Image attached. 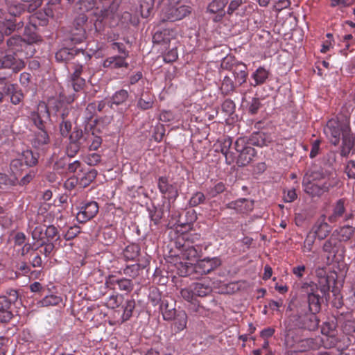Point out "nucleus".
I'll return each mask as SVG.
<instances>
[{
    "label": "nucleus",
    "instance_id": "nucleus-64",
    "mask_svg": "<svg viewBox=\"0 0 355 355\" xmlns=\"http://www.w3.org/2000/svg\"><path fill=\"white\" fill-rule=\"evenodd\" d=\"M258 138L260 139V141L258 140L256 144L259 146H268V144L272 141V139L269 137V136L265 133H259L258 135Z\"/></svg>",
    "mask_w": 355,
    "mask_h": 355
},
{
    "label": "nucleus",
    "instance_id": "nucleus-43",
    "mask_svg": "<svg viewBox=\"0 0 355 355\" xmlns=\"http://www.w3.org/2000/svg\"><path fill=\"white\" fill-rule=\"evenodd\" d=\"M128 97V92L125 89H121L114 93L112 96V103L120 105L124 103Z\"/></svg>",
    "mask_w": 355,
    "mask_h": 355
},
{
    "label": "nucleus",
    "instance_id": "nucleus-5",
    "mask_svg": "<svg viewBox=\"0 0 355 355\" xmlns=\"http://www.w3.org/2000/svg\"><path fill=\"white\" fill-rule=\"evenodd\" d=\"M7 44L10 52L14 55L24 53L25 58L32 57L34 55L35 49L31 44L28 43L19 36L10 37Z\"/></svg>",
    "mask_w": 355,
    "mask_h": 355
},
{
    "label": "nucleus",
    "instance_id": "nucleus-18",
    "mask_svg": "<svg viewBox=\"0 0 355 355\" xmlns=\"http://www.w3.org/2000/svg\"><path fill=\"white\" fill-rule=\"evenodd\" d=\"M23 26L22 21L15 24L11 19L0 21V42L3 40L4 35H10L15 30L22 28Z\"/></svg>",
    "mask_w": 355,
    "mask_h": 355
},
{
    "label": "nucleus",
    "instance_id": "nucleus-32",
    "mask_svg": "<svg viewBox=\"0 0 355 355\" xmlns=\"http://www.w3.org/2000/svg\"><path fill=\"white\" fill-rule=\"evenodd\" d=\"M81 72L82 66H78L71 76V84L75 91H78L85 83V80L79 77Z\"/></svg>",
    "mask_w": 355,
    "mask_h": 355
},
{
    "label": "nucleus",
    "instance_id": "nucleus-4",
    "mask_svg": "<svg viewBox=\"0 0 355 355\" xmlns=\"http://www.w3.org/2000/svg\"><path fill=\"white\" fill-rule=\"evenodd\" d=\"M234 148L239 153L236 163L239 166L248 165L256 155L255 149L246 143V139L239 137L234 144Z\"/></svg>",
    "mask_w": 355,
    "mask_h": 355
},
{
    "label": "nucleus",
    "instance_id": "nucleus-51",
    "mask_svg": "<svg viewBox=\"0 0 355 355\" xmlns=\"http://www.w3.org/2000/svg\"><path fill=\"white\" fill-rule=\"evenodd\" d=\"M94 5V0H80L78 2L79 9L82 13L90 10Z\"/></svg>",
    "mask_w": 355,
    "mask_h": 355
},
{
    "label": "nucleus",
    "instance_id": "nucleus-46",
    "mask_svg": "<svg viewBox=\"0 0 355 355\" xmlns=\"http://www.w3.org/2000/svg\"><path fill=\"white\" fill-rule=\"evenodd\" d=\"M324 178V174L319 170L307 172L304 178V181L314 182Z\"/></svg>",
    "mask_w": 355,
    "mask_h": 355
},
{
    "label": "nucleus",
    "instance_id": "nucleus-37",
    "mask_svg": "<svg viewBox=\"0 0 355 355\" xmlns=\"http://www.w3.org/2000/svg\"><path fill=\"white\" fill-rule=\"evenodd\" d=\"M116 17V15L113 12L112 9H105L104 10H101V16L97 21L113 25V22Z\"/></svg>",
    "mask_w": 355,
    "mask_h": 355
},
{
    "label": "nucleus",
    "instance_id": "nucleus-26",
    "mask_svg": "<svg viewBox=\"0 0 355 355\" xmlns=\"http://www.w3.org/2000/svg\"><path fill=\"white\" fill-rule=\"evenodd\" d=\"M232 144V139L227 137L223 139L221 146V153L225 155L228 164H231L234 160V155L233 153L230 150Z\"/></svg>",
    "mask_w": 355,
    "mask_h": 355
},
{
    "label": "nucleus",
    "instance_id": "nucleus-1",
    "mask_svg": "<svg viewBox=\"0 0 355 355\" xmlns=\"http://www.w3.org/2000/svg\"><path fill=\"white\" fill-rule=\"evenodd\" d=\"M63 103L55 100L49 101V106L44 102H40L36 112H32L31 118L35 125L39 128L33 141L35 148L46 144L49 141V136L43 130L44 123L49 120L50 113L54 112L57 114L63 107Z\"/></svg>",
    "mask_w": 355,
    "mask_h": 355
},
{
    "label": "nucleus",
    "instance_id": "nucleus-55",
    "mask_svg": "<svg viewBox=\"0 0 355 355\" xmlns=\"http://www.w3.org/2000/svg\"><path fill=\"white\" fill-rule=\"evenodd\" d=\"M225 189V184L223 182H218L214 187L210 188L208 190V194L210 196V197L213 198L223 192Z\"/></svg>",
    "mask_w": 355,
    "mask_h": 355
},
{
    "label": "nucleus",
    "instance_id": "nucleus-59",
    "mask_svg": "<svg viewBox=\"0 0 355 355\" xmlns=\"http://www.w3.org/2000/svg\"><path fill=\"white\" fill-rule=\"evenodd\" d=\"M121 304L120 297L118 295H110L107 300V305L109 308L115 309Z\"/></svg>",
    "mask_w": 355,
    "mask_h": 355
},
{
    "label": "nucleus",
    "instance_id": "nucleus-60",
    "mask_svg": "<svg viewBox=\"0 0 355 355\" xmlns=\"http://www.w3.org/2000/svg\"><path fill=\"white\" fill-rule=\"evenodd\" d=\"M80 233V227L78 226L70 227L67 232L64 234V237L66 240L69 241L73 239Z\"/></svg>",
    "mask_w": 355,
    "mask_h": 355
},
{
    "label": "nucleus",
    "instance_id": "nucleus-6",
    "mask_svg": "<svg viewBox=\"0 0 355 355\" xmlns=\"http://www.w3.org/2000/svg\"><path fill=\"white\" fill-rule=\"evenodd\" d=\"M302 290L307 293L309 309L310 312L316 313L320 309V297L315 294L317 286L313 283H304L302 286Z\"/></svg>",
    "mask_w": 355,
    "mask_h": 355
},
{
    "label": "nucleus",
    "instance_id": "nucleus-10",
    "mask_svg": "<svg viewBox=\"0 0 355 355\" xmlns=\"http://www.w3.org/2000/svg\"><path fill=\"white\" fill-rule=\"evenodd\" d=\"M3 68L11 69L15 72L20 71L25 66L23 56L18 54L15 55L10 53L5 55L3 54Z\"/></svg>",
    "mask_w": 355,
    "mask_h": 355
},
{
    "label": "nucleus",
    "instance_id": "nucleus-54",
    "mask_svg": "<svg viewBox=\"0 0 355 355\" xmlns=\"http://www.w3.org/2000/svg\"><path fill=\"white\" fill-rule=\"evenodd\" d=\"M83 134L84 132L81 130H73L69 136L70 141L83 146V142L81 141Z\"/></svg>",
    "mask_w": 355,
    "mask_h": 355
},
{
    "label": "nucleus",
    "instance_id": "nucleus-15",
    "mask_svg": "<svg viewBox=\"0 0 355 355\" xmlns=\"http://www.w3.org/2000/svg\"><path fill=\"white\" fill-rule=\"evenodd\" d=\"M253 201L241 198L227 204L226 207L232 209L238 213H248L253 209Z\"/></svg>",
    "mask_w": 355,
    "mask_h": 355
},
{
    "label": "nucleus",
    "instance_id": "nucleus-8",
    "mask_svg": "<svg viewBox=\"0 0 355 355\" xmlns=\"http://www.w3.org/2000/svg\"><path fill=\"white\" fill-rule=\"evenodd\" d=\"M98 211V205L96 202L90 201L80 207L77 213L76 218L79 223H85L93 218Z\"/></svg>",
    "mask_w": 355,
    "mask_h": 355
},
{
    "label": "nucleus",
    "instance_id": "nucleus-13",
    "mask_svg": "<svg viewBox=\"0 0 355 355\" xmlns=\"http://www.w3.org/2000/svg\"><path fill=\"white\" fill-rule=\"evenodd\" d=\"M227 3L228 0H213L208 4L207 12L210 14H216L214 20L218 21L225 15L224 8Z\"/></svg>",
    "mask_w": 355,
    "mask_h": 355
},
{
    "label": "nucleus",
    "instance_id": "nucleus-31",
    "mask_svg": "<svg viewBox=\"0 0 355 355\" xmlns=\"http://www.w3.org/2000/svg\"><path fill=\"white\" fill-rule=\"evenodd\" d=\"M234 77L240 85L246 82L248 77L247 67L244 64H239L234 71Z\"/></svg>",
    "mask_w": 355,
    "mask_h": 355
},
{
    "label": "nucleus",
    "instance_id": "nucleus-45",
    "mask_svg": "<svg viewBox=\"0 0 355 355\" xmlns=\"http://www.w3.org/2000/svg\"><path fill=\"white\" fill-rule=\"evenodd\" d=\"M180 294L184 300L196 306V303L195 296L196 295H195L191 286L190 288H182L180 291Z\"/></svg>",
    "mask_w": 355,
    "mask_h": 355
},
{
    "label": "nucleus",
    "instance_id": "nucleus-25",
    "mask_svg": "<svg viewBox=\"0 0 355 355\" xmlns=\"http://www.w3.org/2000/svg\"><path fill=\"white\" fill-rule=\"evenodd\" d=\"M19 157L27 167L33 166L36 165L38 162V155L37 153H33L31 150L23 151Z\"/></svg>",
    "mask_w": 355,
    "mask_h": 355
},
{
    "label": "nucleus",
    "instance_id": "nucleus-16",
    "mask_svg": "<svg viewBox=\"0 0 355 355\" xmlns=\"http://www.w3.org/2000/svg\"><path fill=\"white\" fill-rule=\"evenodd\" d=\"M107 287L110 288L118 285L119 289L125 292H130L133 289V284L130 279L126 278L116 279L114 276H109L105 281Z\"/></svg>",
    "mask_w": 355,
    "mask_h": 355
},
{
    "label": "nucleus",
    "instance_id": "nucleus-24",
    "mask_svg": "<svg viewBox=\"0 0 355 355\" xmlns=\"http://www.w3.org/2000/svg\"><path fill=\"white\" fill-rule=\"evenodd\" d=\"M354 232V228L351 225H345L334 232L336 233V237L339 241H347Z\"/></svg>",
    "mask_w": 355,
    "mask_h": 355
},
{
    "label": "nucleus",
    "instance_id": "nucleus-42",
    "mask_svg": "<svg viewBox=\"0 0 355 355\" xmlns=\"http://www.w3.org/2000/svg\"><path fill=\"white\" fill-rule=\"evenodd\" d=\"M222 93L227 95L234 89V84L233 80L228 76H225L220 86Z\"/></svg>",
    "mask_w": 355,
    "mask_h": 355
},
{
    "label": "nucleus",
    "instance_id": "nucleus-35",
    "mask_svg": "<svg viewBox=\"0 0 355 355\" xmlns=\"http://www.w3.org/2000/svg\"><path fill=\"white\" fill-rule=\"evenodd\" d=\"M139 251L140 248L138 245L130 244L125 248L123 255L127 260H134L138 257Z\"/></svg>",
    "mask_w": 355,
    "mask_h": 355
},
{
    "label": "nucleus",
    "instance_id": "nucleus-62",
    "mask_svg": "<svg viewBox=\"0 0 355 355\" xmlns=\"http://www.w3.org/2000/svg\"><path fill=\"white\" fill-rule=\"evenodd\" d=\"M330 1L331 7H338L340 9L349 7L352 4V3L347 0H330Z\"/></svg>",
    "mask_w": 355,
    "mask_h": 355
},
{
    "label": "nucleus",
    "instance_id": "nucleus-7",
    "mask_svg": "<svg viewBox=\"0 0 355 355\" xmlns=\"http://www.w3.org/2000/svg\"><path fill=\"white\" fill-rule=\"evenodd\" d=\"M220 264V260L218 257H207L198 261L193 266V270L196 273L203 275L216 270Z\"/></svg>",
    "mask_w": 355,
    "mask_h": 355
},
{
    "label": "nucleus",
    "instance_id": "nucleus-22",
    "mask_svg": "<svg viewBox=\"0 0 355 355\" xmlns=\"http://www.w3.org/2000/svg\"><path fill=\"white\" fill-rule=\"evenodd\" d=\"M269 76V71L262 67H259L252 74L251 77L254 83H251V85L256 87L265 83Z\"/></svg>",
    "mask_w": 355,
    "mask_h": 355
},
{
    "label": "nucleus",
    "instance_id": "nucleus-56",
    "mask_svg": "<svg viewBox=\"0 0 355 355\" xmlns=\"http://www.w3.org/2000/svg\"><path fill=\"white\" fill-rule=\"evenodd\" d=\"M101 161V156L97 153H91L87 155L85 158V162L90 166H95Z\"/></svg>",
    "mask_w": 355,
    "mask_h": 355
},
{
    "label": "nucleus",
    "instance_id": "nucleus-2",
    "mask_svg": "<svg viewBox=\"0 0 355 355\" xmlns=\"http://www.w3.org/2000/svg\"><path fill=\"white\" fill-rule=\"evenodd\" d=\"M349 132V125L347 119L340 121L338 119H330L324 128V132L331 143L335 146L338 144L340 136Z\"/></svg>",
    "mask_w": 355,
    "mask_h": 355
},
{
    "label": "nucleus",
    "instance_id": "nucleus-50",
    "mask_svg": "<svg viewBox=\"0 0 355 355\" xmlns=\"http://www.w3.org/2000/svg\"><path fill=\"white\" fill-rule=\"evenodd\" d=\"M139 266L134 264L127 266L123 269V274L132 278L136 277L139 275Z\"/></svg>",
    "mask_w": 355,
    "mask_h": 355
},
{
    "label": "nucleus",
    "instance_id": "nucleus-14",
    "mask_svg": "<svg viewBox=\"0 0 355 355\" xmlns=\"http://www.w3.org/2000/svg\"><path fill=\"white\" fill-rule=\"evenodd\" d=\"M331 230V227L325 220V216H322L318 219L312 227V233L320 240L325 239Z\"/></svg>",
    "mask_w": 355,
    "mask_h": 355
},
{
    "label": "nucleus",
    "instance_id": "nucleus-9",
    "mask_svg": "<svg viewBox=\"0 0 355 355\" xmlns=\"http://www.w3.org/2000/svg\"><path fill=\"white\" fill-rule=\"evenodd\" d=\"M334 183L327 182L320 185L315 182L303 180L304 191L312 196H320L322 195L324 192H327L330 187H334Z\"/></svg>",
    "mask_w": 355,
    "mask_h": 355
},
{
    "label": "nucleus",
    "instance_id": "nucleus-30",
    "mask_svg": "<svg viewBox=\"0 0 355 355\" xmlns=\"http://www.w3.org/2000/svg\"><path fill=\"white\" fill-rule=\"evenodd\" d=\"M17 299V293L12 291L9 293V297L0 296V311L9 310L11 304Z\"/></svg>",
    "mask_w": 355,
    "mask_h": 355
},
{
    "label": "nucleus",
    "instance_id": "nucleus-49",
    "mask_svg": "<svg viewBox=\"0 0 355 355\" xmlns=\"http://www.w3.org/2000/svg\"><path fill=\"white\" fill-rule=\"evenodd\" d=\"M135 309V302L132 300H128L126 302L125 306L124 308L122 318L123 320H128L132 314L133 309Z\"/></svg>",
    "mask_w": 355,
    "mask_h": 355
},
{
    "label": "nucleus",
    "instance_id": "nucleus-41",
    "mask_svg": "<svg viewBox=\"0 0 355 355\" xmlns=\"http://www.w3.org/2000/svg\"><path fill=\"white\" fill-rule=\"evenodd\" d=\"M67 115V113L65 110L62 111L61 113V116L63 119V121L60 125V133L63 137H67L71 130V123L69 121L64 120L65 116Z\"/></svg>",
    "mask_w": 355,
    "mask_h": 355
},
{
    "label": "nucleus",
    "instance_id": "nucleus-3",
    "mask_svg": "<svg viewBox=\"0 0 355 355\" xmlns=\"http://www.w3.org/2000/svg\"><path fill=\"white\" fill-rule=\"evenodd\" d=\"M170 3L164 10L163 20L175 21L181 20L191 14V6L180 3L179 0H169Z\"/></svg>",
    "mask_w": 355,
    "mask_h": 355
},
{
    "label": "nucleus",
    "instance_id": "nucleus-27",
    "mask_svg": "<svg viewBox=\"0 0 355 355\" xmlns=\"http://www.w3.org/2000/svg\"><path fill=\"white\" fill-rule=\"evenodd\" d=\"M353 136L349 135V132H346L343 137V147L341 155H347L351 150H355L354 141H352Z\"/></svg>",
    "mask_w": 355,
    "mask_h": 355
},
{
    "label": "nucleus",
    "instance_id": "nucleus-29",
    "mask_svg": "<svg viewBox=\"0 0 355 355\" xmlns=\"http://www.w3.org/2000/svg\"><path fill=\"white\" fill-rule=\"evenodd\" d=\"M339 241L336 237V233H333L331 237L324 243L323 250L324 252L334 254L338 250Z\"/></svg>",
    "mask_w": 355,
    "mask_h": 355
},
{
    "label": "nucleus",
    "instance_id": "nucleus-63",
    "mask_svg": "<svg viewBox=\"0 0 355 355\" xmlns=\"http://www.w3.org/2000/svg\"><path fill=\"white\" fill-rule=\"evenodd\" d=\"M345 173L349 178H355V161H349L347 162Z\"/></svg>",
    "mask_w": 355,
    "mask_h": 355
},
{
    "label": "nucleus",
    "instance_id": "nucleus-48",
    "mask_svg": "<svg viewBox=\"0 0 355 355\" xmlns=\"http://www.w3.org/2000/svg\"><path fill=\"white\" fill-rule=\"evenodd\" d=\"M205 200V196L202 192H196L189 200V205L191 207H196L202 203Z\"/></svg>",
    "mask_w": 355,
    "mask_h": 355
},
{
    "label": "nucleus",
    "instance_id": "nucleus-17",
    "mask_svg": "<svg viewBox=\"0 0 355 355\" xmlns=\"http://www.w3.org/2000/svg\"><path fill=\"white\" fill-rule=\"evenodd\" d=\"M128 55V54L109 57L103 61V66L111 69L127 67L128 64L125 62V58Z\"/></svg>",
    "mask_w": 355,
    "mask_h": 355
},
{
    "label": "nucleus",
    "instance_id": "nucleus-58",
    "mask_svg": "<svg viewBox=\"0 0 355 355\" xmlns=\"http://www.w3.org/2000/svg\"><path fill=\"white\" fill-rule=\"evenodd\" d=\"M83 146H80L78 144H75L73 142H69V144L67 148V154L69 157H74L79 150Z\"/></svg>",
    "mask_w": 355,
    "mask_h": 355
},
{
    "label": "nucleus",
    "instance_id": "nucleus-23",
    "mask_svg": "<svg viewBox=\"0 0 355 355\" xmlns=\"http://www.w3.org/2000/svg\"><path fill=\"white\" fill-rule=\"evenodd\" d=\"M345 211V208L344 205V200L343 199H340L334 207L332 214L329 216L328 220L330 223L336 222L343 216Z\"/></svg>",
    "mask_w": 355,
    "mask_h": 355
},
{
    "label": "nucleus",
    "instance_id": "nucleus-36",
    "mask_svg": "<svg viewBox=\"0 0 355 355\" xmlns=\"http://www.w3.org/2000/svg\"><path fill=\"white\" fill-rule=\"evenodd\" d=\"M196 296L204 297L211 293V288L208 285L202 283H194L191 285Z\"/></svg>",
    "mask_w": 355,
    "mask_h": 355
},
{
    "label": "nucleus",
    "instance_id": "nucleus-12",
    "mask_svg": "<svg viewBox=\"0 0 355 355\" xmlns=\"http://www.w3.org/2000/svg\"><path fill=\"white\" fill-rule=\"evenodd\" d=\"M53 17V10L50 8H44V10H39L32 15L30 21L34 27L37 26H46L48 24L49 18Z\"/></svg>",
    "mask_w": 355,
    "mask_h": 355
},
{
    "label": "nucleus",
    "instance_id": "nucleus-19",
    "mask_svg": "<svg viewBox=\"0 0 355 355\" xmlns=\"http://www.w3.org/2000/svg\"><path fill=\"white\" fill-rule=\"evenodd\" d=\"M300 318L299 326L301 328L308 329L309 331L315 330L319 324V320L315 315V313L311 312L309 314H306L303 318Z\"/></svg>",
    "mask_w": 355,
    "mask_h": 355
},
{
    "label": "nucleus",
    "instance_id": "nucleus-11",
    "mask_svg": "<svg viewBox=\"0 0 355 355\" xmlns=\"http://www.w3.org/2000/svg\"><path fill=\"white\" fill-rule=\"evenodd\" d=\"M158 188L159 191L167 196L169 200H175L178 196V191L174 184H169L165 177H160L158 180Z\"/></svg>",
    "mask_w": 355,
    "mask_h": 355
},
{
    "label": "nucleus",
    "instance_id": "nucleus-61",
    "mask_svg": "<svg viewBox=\"0 0 355 355\" xmlns=\"http://www.w3.org/2000/svg\"><path fill=\"white\" fill-rule=\"evenodd\" d=\"M261 103L259 98H253L249 104V112L252 114L257 113L260 108Z\"/></svg>",
    "mask_w": 355,
    "mask_h": 355
},
{
    "label": "nucleus",
    "instance_id": "nucleus-53",
    "mask_svg": "<svg viewBox=\"0 0 355 355\" xmlns=\"http://www.w3.org/2000/svg\"><path fill=\"white\" fill-rule=\"evenodd\" d=\"M90 137L91 144L89 145L88 148L89 150H96L101 146L102 139L100 137L96 136L93 133H92Z\"/></svg>",
    "mask_w": 355,
    "mask_h": 355
},
{
    "label": "nucleus",
    "instance_id": "nucleus-20",
    "mask_svg": "<svg viewBox=\"0 0 355 355\" xmlns=\"http://www.w3.org/2000/svg\"><path fill=\"white\" fill-rule=\"evenodd\" d=\"M3 89L6 94L10 95V101L14 105L19 104L24 98L21 91L17 89V85L14 84H6Z\"/></svg>",
    "mask_w": 355,
    "mask_h": 355
},
{
    "label": "nucleus",
    "instance_id": "nucleus-47",
    "mask_svg": "<svg viewBox=\"0 0 355 355\" xmlns=\"http://www.w3.org/2000/svg\"><path fill=\"white\" fill-rule=\"evenodd\" d=\"M153 0H146L140 5L141 14L144 17H148L153 9Z\"/></svg>",
    "mask_w": 355,
    "mask_h": 355
},
{
    "label": "nucleus",
    "instance_id": "nucleus-40",
    "mask_svg": "<svg viewBox=\"0 0 355 355\" xmlns=\"http://www.w3.org/2000/svg\"><path fill=\"white\" fill-rule=\"evenodd\" d=\"M29 229L31 231V235L33 241L39 242L44 239V227L41 225H36L35 227L29 225Z\"/></svg>",
    "mask_w": 355,
    "mask_h": 355
},
{
    "label": "nucleus",
    "instance_id": "nucleus-39",
    "mask_svg": "<svg viewBox=\"0 0 355 355\" xmlns=\"http://www.w3.org/2000/svg\"><path fill=\"white\" fill-rule=\"evenodd\" d=\"M26 167L20 157L12 159L10 165V171L15 175L24 171Z\"/></svg>",
    "mask_w": 355,
    "mask_h": 355
},
{
    "label": "nucleus",
    "instance_id": "nucleus-33",
    "mask_svg": "<svg viewBox=\"0 0 355 355\" xmlns=\"http://www.w3.org/2000/svg\"><path fill=\"white\" fill-rule=\"evenodd\" d=\"M86 38V31L84 27H75L71 31V40L74 44L83 42Z\"/></svg>",
    "mask_w": 355,
    "mask_h": 355
},
{
    "label": "nucleus",
    "instance_id": "nucleus-21",
    "mask_svg": "<svg viewBox=\"0 0 355 355\" xmlns=\"http://www.w3.org/2000/svg\"><path fill=\"white\" fill-rule=\"evenodd\" d=\"M62 303V297L58 295L50 294L46 295L44 298L37 302V307H47L50 306H57Z\"/></svg>",
    "mask_w": 355,
    "mask_h": 355
},
{
    "label": "nucleus",
    "instance_id": "nucleus-52",
    "mask_svg": "<svg viewBox=\"0 0 355 355\" xmlns=\"http://www.w3.org/2000/svg\"><path fill=\"white\" fill-rule=\"evenodd\" d=\"M316 236L311 232H309L304 243V251L311 252Z\"/></svg>",
    "mask_w": 355,
    "mask_h": 355
},
{
    "label": "nucleus",
    "instance_id": "nucleus-38",
    "mask_svg": "<svg viewBox=\"0 0 355 355\" xmlns=\"http://www.w3.org/2000/svg\"><path fill=\"white\" fill-rule=\"evenodd\" d=\"M182 248L183 250L182 252V256L183 259L191 261L197 258L198 253L197 250L193 246L186 245L185 244H184L182 245Z\"/></svg>",
    "mask_w": 355,
    "mask_h": 355
},
{
    "label": "nucleus",
    "instance_id": "nucleus-44",
    "mask_svg": "<svg viewBox=\"0 0 355 355\" xmlns=\"http://www.w3.org/2000/svg\"><path fill=\"white\" fill-rule=\"evenodd\" d=\"M153 104V98L147 94H142L139 99L137 105L142 110H148L152 107Z\"/></svg>",
    "mask_w": 355,
    "mask_h": 355
},
{
    "label": "nucleus",
    "instance_id": "nucleus-57",
    "mask_svg": "<svg viewBox=\"0 0 355 355\" xmlns=\"http://www.w3.org/2000/svg\"><path fill=\"white\" fill-rule=\"evenodd\" d=\"M162 315L165 320H172L175 317V309H168V306L164 303L162 304Z\"/></svg>",
    "mask_w": 355,
    "mask_h": 355
},
{
    "label": "nucleus",
    "instance_id": "nucleus-34",
    "mask_svg": "<svg viewBox=\"0 0 355 355\" xmlns=\"http://www.w3.org/2000/svg\"><path fill=\"white\" fill-rule=\"evenodd\" d=\"M187 315L184 311H180L175 318L174 327L178 331H182L187 327Z\"/></svg>",
    "mask_w": 355,
    "mask_h": 355
},
{
    "label": "nucleus",
    "instance_id": "nucleus-28",
    "mask_svg": "<svg viewBox=\"0 0 355 355\" xmlns=\"http://www.w3.org/2000/svg\"><path fill=\"white\" fill-rule=\"evenodd\" d=\"M97 171L94 169H92L82 175H78V185L80 187H86L90 184V183L96 178Z\"/></svg>",
    "mask_w": 355,
    "mask_h": 355
}]
</instances>
